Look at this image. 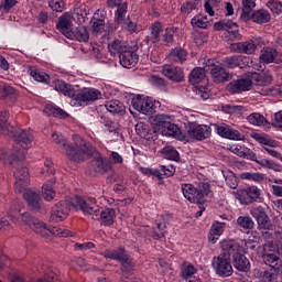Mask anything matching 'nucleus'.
Segmentation results:
<instances>
[{
	"mask_svg": "<svg viewBox=\"0 0 282 282\" xmlns=\"http://www.w3.org/2000/svg\"><path fill=\"white\" fill-rule=\"evenodd\" d=\"M225 181L227 186H229V188H237V186H239V182L237 181V176L235 175V173L230 172V171H224L223 172Z\"/></svg>",
	"mask_w": 282,
	"mask_h": 282,
	"instance_id": "nucleus-55",
	"label": "nucleus"
},
{
	"mask_svg": "<svg viewBox=\"0 0 282 282\" xmlns=\"http://www.w3.org/2000/svg\"><path fill=\"white\" fill-rule=\"evenodd\" d=\"M164 32V24L160 21H155L150 26V43H160L162 33Z\"/></svg>",
	"mask_w": 282,
	"mask_h": 282,
	"instance_id": "nucleus-30",
	"label": "nucleus"
},
{
	"mask_svg": "<svg viewBox=\"0 0 282 282\" xmlns=\"http://www.w3.org/2000/svg\"><path fill=\"white\" fill-rule=\"evenodd\" d=\"M21 193L31 210H41V196L36 192L25 187Z\"/></svg>",
	"mask_w": 282,
	"mask_h": 282,
	"instance_id": "nucleus-25",
	"label": "nucleus"
},
{
	"mask_svg": "<svg viewBox=\"0 0 282 282\" xmlns=\"http://www.w3.org/2000/svg\"><path fill=\"white\" fill-rule=\"evenodd\" d=\"M116 219V209L105 208L100 212L99 221L102 226H113Z\"/></svg>",
	"mask_w": 282,
	"mask_h": 282,
	"instance_id": "nucleus-33",
	"label": "nucleus"
},
{
	"mask_svg": "<svg viewBox=\"0 0 282 282\" xmlns=\"http://www.w3.org/2000/svg\"><path fill=\"white\" fill-rule=\"evenodd\" d=\"M175 34H177V28H167L165 29V33L163 34V43L171 47L173 43H175Z\"/></svg>",
	"mask_w": 282,
	"mask_h": 282,
	"instance_id": "nucleus-50",
	"label": "nucleus"
},
{
	"mask_svg": "<svg viewBox=\"0 0 282 282\" xmlns=\"http://www.w3.org/2000/svg\"><path fill=\"white\" fill-rule=\"evenodd\" d=\"M249 74H251V83L252 85H258L259 87H265L272 84L273 78L271 75L258 74L257 72H261V65L253 64L249 66Z\"/></svg>",
	"mask_w": 282,
	"mask_h": 282,
	"instance_id": "nucleus-14",
	"label": "nucleus"
},
{
	"mask_svg": "<svg viewBox=\"0 0 282 282\" xmlns=\"http://www.w3.org/2000/svg\"><path fill=\"white\" fill-rule=\"evenodd\" d=\"M128 256H129V253H127V250H124V248L106 249L102 252V257L105 259H111L112 261H119V263L124 261V258H127Z\"/></svg>",
	"mask_w": 282,
	"mask_h": 282,
	"instance_id": "nucleus-28",
	"label": "nucleus"
},
{
	"mask_svg": "<svg viewBox=\"0 0 282 282\" xmlns=\"http://www.w3.org/2000/svg\"><path fill=\"white\" fill-rule=\"evenodd\" d=\"M128 8L127 2H122L117 7V11L115 12V23H117V25H122L124 19H127Z\"/></svg>",
	"mask_w": 282,
	"mask_h": 282,
	"instance_id": "nucleus-43",
	"label": "nucleus"
},
{
	"mask_svg": "<svg viewBox=\"0 0 282 282\" xmlns=\"http://www.w3.org/2000/svg\"><path fill=\"white\" fill-rule=\"evenodd\" d=\"M250 87H252L251 79H238L227 85V91L229 94H241L243 91H250Z\"/></svg>",
	"mask_w": 282,
	"mask_h": 282,
	"instance_id": "nucleus-26",
	"label": "nucleus"
},
{
	"mask_svg": "<svg viewBox=\"0 0 282 282\" xmlns=\"http://www.w3.org/2000/svg\"><path fill=\"white\" fill-rule=\"evenodd\" d=\"M262 45H265V42H263L261 39H258L235 43L232 44V47L235 52H238V54H254L257 47H262Z\"/></svg>",
	"mask_w": 282,
	"mask_h": 282,
	"instance_id": "nucleus-13",
	"label": "nucleus"
},
{
	"mask_svg": "<svg viewBox=\"0 0 282 282\" xmlns=\"http://www.w3.org/2000/svg\"><path fill=\"white\" fill-rule=\"evenodd\" d=\"M246 160H251V162H256V164H259V166H262L263 169H281V165L276 164L272 160L268 159H257V153H254L252 150L248 149L245 151V156Z\"/></svg>",
	"mask_w": 282,
	"mask_h": 282,
	"instance_id": "nucleus-24",
	"label": "nucleus"
},
{
	"mask_svg": "<svg viewBox=\"0 0 282 282\" xmlns=\"http://www.w3.org/2000/svg\"><path fill=\"white\" fill-rule=\"evenodd\" d=\"M192 26L193 28H199L203 30H206V28H208V25H210V22L208 21V18L206 15L203 14H198L196 17H194L191 20Z\"/></svg>",
	"mask_w": 282,
	"mask_h": 282,
	"instance_id": "nucleus-47",
	"label": "nucleus"
},
{
	"mask_svg": "<svg viewBox=\"0 0 282 282\" xmlns=\"http://www.w3.org/2000/svg\"><path fill=\"white\" fill-rule=\"evenodd\" d=\"M226 229V223L215 221L212 225V228L208 234V239L212 243H217L219 237L224 235V230Z\"/></svg>",
	"mask_w": 282,
	"mask_h": 282,
	"instance_id": "nucleus-29",
	"label": "nucleus"
},
{
	"mask_svg": "<svg viewBox=\"0 0 282 282\" xmlns=\"http://www.w3.org/2000/svg\"><path fill=\"white\" fill-rule=\"evenodd\" d=\"M237 199H239L240 203L248 206L249 204H252L253 202H257L259 197H261V189L259 187L252 185L245 189H240L236 194Z\"/></svg>",
	"mask_w": 282,
	"mask_h": 282,
	"instance_id": "nucleus-10",
	"label": "nucleus"
},
{
	"mask_svg": "<svg viewBox=\"0 0 282 282\" xmlns=\"http://www.w3.org/2000/svg\"><path fill=\"white\" fill-rule=\"evenodd\" d=\"M29 74L37 83H44L45 85L50 84V75H47V73L42 72L36 67H29Z\"/></svg>",
	"mask_w": 282,
	"mask_h": 282,
	"instance_id": "nucleus-38",
	"label": "nucleus"
},
{
	"mask_svg": "<svg viewBox=\"0 0 282 282\" xmlns=\"http://www.w3.org/2000/svg\"><path fill=\"white\" fill-rule=\"evenodd\" d=\"M120 263L121 272L123 274H133V268H135V264H133V260L129 256L126 257Z\"/></svg>",
	"mask_w": 282,
	"mask_h": 282,
	"instance_id": "nucleus-54",
	"label": "nucleus"
},
{
	"mask_svg": "<svg viewBox=\"0 0 282 282\" xmlns=\"http://www.w3.org/2000/svg\"><path fill=\"white\" fill-rule=\"evenodd\" d=\"M181 188L185 199L191 202V204H202L199 198V191L197 187H195V185L184 183L182 184Z\"/></svg>",
	"mask_w": 282,
	"mask_h": 282,
	"instance_id": "nucleus-27",
	"label": "nucleus"
},
{
	"mask_svg": "<svg viewBox=\"0 0 282 282\" xmlns=\"http://www.w3.org/2000/svg\"><path fill=\"white\" fill-rule=\"evenodd\" d=\"M278 55L279 53L275 48L263 47L260 53V61L265 64L274 63V58H276Z\"/></svg>",
	"mask_w": 282,
	"mask_h": 282,
	"instance_id": "nucleus-37",
	"label": "nucleus"
},
{
	"mask_svg": "<svg viewBox=\"0 0 282 282\" xmlns=\"http://www.w3.org/2000/svg\"><path fill=\"white\" fill-rule=\"evenodd\" d=\"M138 53L129 47L119 55L120 65L127 69L135 67L138 65Z\"/></svg>",
	"mask_w": 282,
	"mask_h": 282,
	"instance_id": "nucleus-22",
	"label": "nucleus"
},
{
	"mask_svg": "<svg viewBox=\"0 0 282 282\" xmlns=\"http://www.w3.org/2000/svg\"><path fill=\"white\" fill-rule=\"evenodd\" d=\"M163 156L165 160H172L174 162H177L180 160V152L175 150L173 147H165L162 149Z\"/></svg>",
	"mask_w": 282,
	"mask_h": 282,
	"instance_id": "nucleus-53",
	"label": "nucleus"
},
{
	"mask_svg": "<svg viewBox=\"0 0 282 282\" xmlns=\"http://www.w3.org/2000/svg\"><path fill=\"white\" fill-rule=\"evenodd\" d=\"M197 273V269H195V265H193L189 262H184L182 265V276L185 279V281H188L189 279H194L193 274Z\"/></svg>",
	"mask_w": 282,
	"mask_h": 282,
	"instance_id": "nucleus-49",
	"label": "nucleus"
},
{
	"mask_svg": "<svg viewBox=\"0 0 282 282\" xmlns=\"http://www.w3.org/2000/svg\"><path fill=\"white\" fill-rule=\"evenodd\" d=\"M91 158L93 160L90 164L95 173H100L101 175H105V173H108V171H111V169H113V163H111L109 159L102 156V154H100V152H98L96 148H94V152L90 154L89 159Z\"/></svg>",
	"mask_w": 282,
	"mask_h": 282,
	"instance_id": "nucleus-8",
	"label": "nucleus"
},
{
	"mask_svg": "<svg viewBox=\"0 0 282 282\" xmlns=\"http://www.w3.org/2000/svg\"><path fill=\"white\" fill-rule=\"evenodd\" d=\"M197 6H199L198 0H187L186 2H184L182 4L181 12L183 14H191V12H193V10H197Z\"/></svg>",
	"mask_w": 282,
	"mask_h": 282,
	"instance_id": "nucleus-57",
	"label": "nucleus"
},
{
	"mask_svg": "<svg viewBox=\"0 0 282 282\" xmlns=\"http://www.w3.org/2000/svg\"><path fill=\"white\" fill-rule=\"evenodd\" d=\"M67 39L79 41V43H87L89 41V31L85 26H78L73 31V36Z\"/></svg>",
	"mask_w": 282,
	"mask_h": 282,
	"instance_id": "nucleus-40",
	"label": "nucleus"
},
{
	"mask_svg": "<svg viewBox=\"0 0 282 282\" xmlns=\"http://www.w3.org/2000/svg\"><path fill=\"white\" fill-rule=\"evenodd\" d=\"M234 268H236L238 272H248L250 270V260L246 258L243 252L239 256H236L234 260Z\"/></svg>",
	"mask_w": 282,
	"mask_h": 282,
	"instance_id": "nucleus-34",
	"label": "nucleus"
},
{
	"mask_svg": "<svg viewBox=\"0 0 282 282\" xmlns=\"http://www.w3.org/2000/svg\"><path fill=\"white\" fill-rule=\"evenodd\" d=\"M90 23H93L94 34H102L105 32V21L102 19L94 18Z\"/></svg>",
	"mask_w": 282,
	"mask_h": 282,
	"instance_id": "nucleus-62",
	"label": "nucleus"
},
{
	"mask_svg": "<svg viewBox=\"0 0 282 282\" xmlns=\"http://www.w3.org/2000/svg\"><path fill=\"white\" fill-rule=\"evenodd\" d=\"M7 127H11V134H4L9 138H14L13 149H1L0 150V161L3 164H10V166H14L20 162L25 160L28 155V149L32 147V142H34V132L30 129H24L19 131V128L11 126L7 122Z\"/></svg>",
	"mask_w": 282,
	"mask_h": 282,
	"instance_id": "nucleus-1",
	"label": "nucleus"
},
{
	"mask_svg": "<svg viewBox=\"0 0 282 282\" xmlns=\"http://www.w3.org/2000/svg\"><path fill=\"white\" fill-rule=\"evenodd\" d=\"M131 105L135 111L143 113L144 116H151L158 111V108L161 107L160 101L151 97L138 96L132 99Z\"/></svg>",
	"mask_w": 282,
	"mask_h": 282,
	"instance_id": "nucleus-6",
	"label": "nucleus"
},
{
	"mask_svg": "<svg viewBox=\"0 0 282 282\" xmlns=\"http://www.w3.org/2000/svg\"><path fill=\"white\" fill-rule=\"evenodd\" d=\"M105 107L110 113L124 112V104H122L120 100H110L105 105Z\"/></svg>",
	"mask_w": 282,
	"mask_h": 282,
	"instance_id": "nucleus-45",
	"label": "nucleus"
},
{
	"mask_svg": "<svg viewBox=\"0 0 282 282\" xmlns=\"http://www.w3.org/2000/svg\"><path fill=\"white\" fill-rule=\"evenodd\" d=\"M214 28L218 32L221 30H226L227 32H229V30H231V32L235 33L239 30V26L237 25V23L232 22V20H221L219 22H216L214 24Z\"/></svg>",
	"mask_w": 282,
	"mask_h": 282,
	"instance_id": "nucleus-42",
	"label": "nucleus"
},
{
	"mask_svg": "<svg viewBox=\"0 0 282 282\" xmlns=\"http://www.w3.org/2000/svg\"><path fill=\"white\" fill-rule=\"evenodd\" d=\"M77 206H79L80 210L86 215H96L100 207L96 203V198L94 197H86L83 198L80 196H76Z\"/></svg>",
	"mask_w": 282,
	"mask_h": 282,
	"instance_id": "nucleus-16",
	"label": "nucleus"
},
{
	"mask_svg": "<svg viewBox=\"0 0 282 282\" xmlns=\"http://www.w3.org/2000/svg\"><path fill=\"white\" fill-rule=\"evenodd\" d=\"M206 79V69L202 67L194 68L189 74V83L191 85H199L202 80Z\"/></svg>",
	"mask_w": 282,
	"mask_h": 282,
	"instance_id": "nucleus-39",
	"label": "nucleus"
},
{
	"mask_svg": "<svg viewBox=\"0 0 282 282\" xmlns=\"http://www.w3.org/2000/svg\"><path fill=\"white\" fill-rule=\"evenodd\" d=\"M236 224L239 228H242L247 235L250 234L251 230H254V220H252L250 216H239Z\"/></svg>",
	"mask_w": 282,
	"mask_h": 282,
	"instance_id": "nucleus-36",
	"label": "nucleus"
},
{
	"mask_svg": "<svg viewBox=\"0 0 282 282\" xmlns=\"http://www.w3.org/2000/svg\"><path fill=\"white\" fill-rule=\"evenodd\" d=\"M20 217L23 224L30 226L36 235H40L44 239H50L52 235L55 237H72V231L59 227H47L45 223L32 217L30 213L21 214Z\"/></svg>",
	"mask_w": 282,
	"mask_h": 282,
	"instance_id": "nucleus-3",
	"label": "nucleus"
},
{
	"mask_svg": "<svg viewBox=\"0 0 282 282\" xmlns=\"http://www.w3.org/2000/svg\"><path fill=\"white\" fill-rule=\"evenodd\" d=\"M123 29L127 32H129L130 34H138V32H140V30H142V28H140V25H138V22H133L129 19L123 22Z\"/></svg>",
	"mask_w": 282,
	"mask_h": 282,
	"instance_id": "nucleus-59",
	"label": "nucleus"
},
{
	"mask_svg": "<svg viewBox=\"0 0 282 282\" xmlns=\"http://www.w3.org/2000/svg\"><path fill=\"white\" fill-rule=\"evenodd\" d=\"M213 265L218 276H232V263L223 254L213 259Z\"/></svg>",
	"mask_w": 282,
	"mask_h": 282,
	"instance_id": "nucleus-11",
	"label": "nucleus"
},
{
	"mask_svg": "<svg viewBox=\"0 0 282 282\" xmlns=\"http://www.w3.org/2000/svg\"><path fill=\"white\" fill-rule=\"evenodd\" d=\"M252 138L256 139V141L259 142V144H262V148L263 147H279V144L276 143L275 140H272V139L265 137L264 134L254 133V134H252Z\"/></svg>",
	"mask_w": 282,
	"mask_h": 282,
	"instance_id": "nucleus-51",
	"label": "nucleus"
},
{
	"mask_svg": "<svg viewBox=\"0 0 282 282\" xmlns=\"http://www.w3.org/2000/svg\"><path fill=\"white\" fill-rule=\"evenodd\" d=\"M69 203L66 200H59L51 208L50 221L58 224L65 221L69 217Z\"/></svg>",
	"mask_w": 282,
	"mask_h": 282,
	"instance_id": "nucleus-9",
	"label": "nucleus"
},
{
	"mask_svg": "<svg viewBox=\"0 0 282 282\" xmlns=\"http://www.w3.org/2000/svg\"><path fill=\"white\" fill-rule=\"evenodd\" d=\"M48 6L53 12H63L65 10V1L63 0H48Z\"/></svg>",
	"mask_w": 282,
	"mask_h": 282,
	"instance_id": "nucleus-64",
	"label": "nucleus"
},
{
	"mask_svg": "<svg viewBox=\"0 0 282 282\" xmlns=\"http://www.w3.org/2000/svg\"><path fill=\"white\" fill-rule=\"evenodd\" d=\"M210 76L217 85L221 83H229L232 80V74H230L221 64H212L209 65Z\"/></svg>",
	"mask_w": 282,
	"mask_h": 282,
	"instance_id": "nucleus-15",
	"label": "nucleus"
},
{
	"mask_svg": "<svg viewBox=\"0 0 282 282\" xmlns=\"http://www.w3.org/2000/svg\"><path fill=\"white\" fill-rule=\"evenodd\" d=\"M52 140L59 149H64L66 158L76 164L87 162L94 153V145L78 134H74L73 142H69L61 132H53Z\"/></svg>",
	"mask_w": 282,
	"mask_h": 282,
	"instance_id": "nucleus-2",
	"label": "nucleus"
},
{
	"mask_svg": "<svg viewBox=\"0 0 282 282\" xmlns=\"http://www.w3.org/2000/svg\"><path fill=\"white\" fill-rule=\"evenodd\" d=\"M54 89L56 91H59L64 96H67L68 98H74V95L76 94V90H74V87L65 83L63 79H57L54 82Z\"/></svg>",
	"mask_w": 282,
	"mask_h": 282,
	"instance_id": "nucleus-31",
	"label": "nucleus"
},
{
	"mask_svg": "<svg viewBox=\"0 0 282 282\" xmlns=\"http://www.w3.org/2000/svg\"><path fill=\"white\" fill-rule=\"evenodd\" d=\"M216 132L220 138H226L227 140H243V134L236 129H232L226 123L216 124Z\"/></svg>",
	"mask_w": 282,
	"mask_h": 282,
	"instance_id": "nucleus-18",
	"label": "nucleus"
},
{
	"mask_svg": "<svg viewBox=\"0 0 282 282\" xmlns=\"http://www.w3.org/2000/svg\"><path fill=\"white\" fill-rule=\"evenodd\" d=\"M162 74L165 76V78H169L174 83L184 82V69H182V67L165 64L162 67Z\"/></svg>",
	"mask_w": 282,
	"mask_h": 282,
	"instance_id": "nucleus-19",
	"label": "nucleus"
},
{
	"mask_svg": "<svg viewBox=\"0 0 282 282\" xmlns=\"http://www.w3.org/2000/svg\"><path fill=\"white\" fill-rule=\"evenodd\" d=\"M250 215L257 219L259 230H270V218H268V214H265L263 207L258 206L251 208Z\"/></svg>",
	"mask_w": 282,
	"mask_h": 282,
	"instance_id": "nucleus-20",
	"label": "nucleus"
},
{
	"mask_svg": "<svg viewBox=\"0 0 282 282\" xmlns=\"http://www.w3.org/2000/svg\"><path fill=\"white\" fill-rule=\"evenodd\" d=\"M254 8H257V0H242L241 21L248 22V20L251 19L253 23H259L260 25L270 23V20L272 19L270 12L265 9H259L252 13Z\"/></svg>",
	"mask_w": 282,
	"mask_h": 282,
	"instance_id": "nucleus-4",
	"label": "nucleus"
},
{
	"mask_svg": "<svg viewBox=\"0 0 282 282\" xmlns=\"http://www.w3.org/2000/svg\"><path fill=\"white\" fill-rule=\"evenodd\" d=\"M220 247H221L220 254L227 259H230V257H232V259L235 260L237 257H239L243 252V247L235 240H224L220 243Z\"/></svg>",
	"mask_w": 282,
	"mask_h": 282,
	"instance_id": "nucleus-12",
	"label": "nucleus"
},
{
	"mask_svg": "<svg viewBox=\"0 0 282 282\" xmlns=\"http://www.w3.org/2000/svg\"><path fill=\"white\" fill-rule=\"evenodd\" d=\"M240 180H249L251 182H263L265 180V175L262 173H250V172H245L240 174Z\"/></svg>",
	"mask_w": 282,
	"mask_h": 282,
	"instance_id": "nucleus-56",
	"label": "nucleus"
},
{
	"mask_svg": "<svg viewBox=\"0 0 282 282\" xmlns=\"http://www.w3.org/2000/svg\"><path fill=\"white\" fill-rule=\"evenodd\" d=\"M100 98H102V93L91 87L82 88L73 96V100L78 107H87Z\"/></svg>",
	"mask_w": 282,
	"mask_h": 282,
	"instance_id": "nucleus-5",
	"label": "nucleus"
},
{
	"mask_svg": "<svg viewBox=\"0 0 282 282\" xmlns=\"http://www.w3.org/2000/svg\"><path fill=\"white\" fill-rule=\"evenodd\" d=\"M246 63L248 67H252L254 62L251 61L249 65L248 57L243 55H232L224 59V64L226 67H228V69H235L236 67L243 69V67H246Z\"/></svg>",
	"mask_w": 282,
	"mask_h": 282,
	"instance_id": "nucleus-23",
	"label": "nucleus"
},
{
	"mask_svg": "<svg viewBox=\"0 0 282 282\" xmlns=\"http://www.w3.org/2000/svg\"><path fill=\"white\" fill-rule=\"evenodd\" d=\"M164 129H166L165 135H172L173 138H177V135L181 133L180 127H177L175 123H172L171 121L165 123Z\"/></svg>",
	"mask_w": 282,
	"mask_h": 282,
	"instance_id": "nucleus-63",
	"label": "nucleus"
},
{
	"mask_svg": "<svg viewBox=\"0 0 282 282\" xmlns=\"http://www.w3.org/2000/svg\"><path fill=\"white\" fill-rule=\"evenodd\" d=\"M186 58H188V52L182 47H175L170 51L169 59L172 63H185Z\"/></svg>",
	"mask_w": 282,
	"mask_h": 282,
	"instance_id": "nucleus-32",
	"label": "nucleus"
},
{
	"mask_svg": "<svg viewBox=\"0 0 282 282\" xmlns=\"http://www.w3.org/2000/svg\"><path fill=\"white\" fill-rule=\"evenodd\" d=\"M166 235V223H158L156 228L153 229L154 239H162Z\"/></svg>",
	"mask_w": 282,
	"mask_h": 282,
	"instance_id": "nucleus-61",
	"label": "nucleus"
},
{
	"mask_svg": "<svg viewBox=\"0 0 282 282\" xmlns=\"http://www.w3.org/2000/svg\"><path fill=\"white\" fill-rule=\"evenodd\" d=\"M44 113H47V116H53V118H61L62 120L69 118V113H67V111L54 105H46L44 108Z\"/></svg>",
	"mask_w": 282,
	"mask_h": 282,
	"instance_id": "nucleus-35",
	"label": "nucleus"
},
{
	"mask_svg": "<svg viewBox=\"0 0 282 282\" xmlns=\"http://www.w3.org/2000/svg\"><path fill=\"white\" fill-rule=\"evenodd\" d=\"M127 48L128 46L121 40H113L108 44V52H110L111 56H116V54L120 56Z\"/></svg>",
	"mask_w": 282,
	"mask_h": 282,
	"instance_id": "nucleus-41",
	"label": "nucleus"
},
{
	"mask_svg": "<svg viewBox=\"0 0 282 282\" xmlns=\"http://www.w3.org/2000/svg\"><path fill=\"white\" fill-rule=\"evenodd\" d=\"M14 177L15 193H21L22 191H25L28 186H30V172L28 171V167L18 169L14 172Z\"/></svg>",
	"mask_w": 282,
	"mask_h": 282,
	"instance_id": "nucleus-17",
	"label": "nucleus"
},
{
	"mask_svg": "<svg viewBox=\"0 0 282 282\" xmlns=\"http://www.w3.org/2000/svg\"><path fill=\"white\" fill-rule=\"evenodd\" d=\"M42 195L46 202H52V199L56 197V192L54 191V187H52L51 184H44L42 186Z\"/></svg>",
	"mask_w": 282,
	"mask_h": 282,
	"instance_id": "nucleus-58",
	"label": "nucleus"
},
{
	"mask_svg": "<svg viewBox=\"0 0 282 282\" xmlns=\"http://www.w3.org/2000/svg\"><path fill=\"white\" fill-rule=\"evenodd\" d=\"M9 116L8 111L0 112V133L2 135H12V128L8 127Z\"/></svg>",
	"mask_w": 282,
	"mask_h": 282,
	"instance_id": "nucleus-44",
	"label": "nucleus"
},
{
	"mask_svg": "<svg viewBox=\"0 0 282 282\" xmlns=\"http://www.w3.org/2000/svg\"><path fill=\"white\" fill-rule=\"evenodd\" d=\"M72 14L64 13L62 17L58 18V22L56 24V29L61 34L67 37L74 36V31H72Z\"/></svg>",
	"mask_w": 282,
	"mask_h": 282,
	"instance_id": "nucleus-21",
	"label": "nucleus"
},
{
	"mask_svg": "<svg viewBox=\"0 0 282 282\" xmlns=\"http://www.w3.org/2000/svg\"><path fill=\"white\" fill-rule=\"evenodd\" d=\"M248 122L254 127H263L268 124V120L259 112H253L247 117Z\"/></svg>",
	"mask_w": 282,
	"mask_h": 282,
	"instance_id": "nucleus-46",
	"label": "nucleus"
},
{
	"mask_svg": "<svg viewBox=\"0 0 282 282\" xmlns=\"http://www.w3.org/2000/svg\"><path fill=\"white\" fill-rule=\"evenodd\" d=\"M170 120H172V117L164 113H159L153 117H151L152 124H155L156 127H163V129L169 124Z\"/></svg>",
	"mask_w": 282,
	"mask_h": 282,
	"instance_id": "nucleus-48",
	"label": "nucleus"
},
{
	"mask_svg": "<svg viewBox=\"0 0 282 282\" xmlns=\"http://www.w3.org/2000/svg\"><path fill=\"white\" fill-rule=\"evenodd\" d=\"M262 261L265 265L274 268V265H276V261H279V256H276V253H262Z\"/></svg>",
	"mask_w": 282,
	"mask_h": 282,
	"instance_id": "nucleus-60",
	"label": "nucleus"
},
{
	"mask_svg": "<svg viewBox=\"0 0 282 282\" xmlns=\"http://www.w3.org/2000/svg\"><path fill=\"white\" fill-rule=\"evenodd\" d=\"M186 133L187 138L191 140H197L198 142H202V140H207V138L210 137L213 129H210V126L191 122L187 126Z\"/></svg>",
	"mask_w": 282,
	"mask_h": 282,
	"instance_id": "nucleus-7",
	"label": "nucleus"
},
{
	"mask_svg": "<svg viewBox=\"0 0 282 282\" xmlns=\"http://www.w3.org/2000/svg\"><path fill=\"white\" fill-rule=\"evenodd\" d=\"M209 195H213V189H210V185L208 183H200L198 185V197L202 202L206 200V197H209Z\"/></svg>",
	"mask_w": 282,
	"mask_h": 282,
	"instance_id": "nucleus-52",
	"label": "nucleus"
}]
</instances>
